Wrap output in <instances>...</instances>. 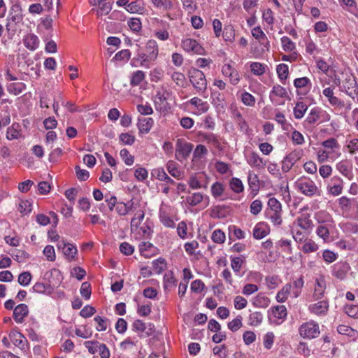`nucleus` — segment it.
I'll return each mask as SVG.
<instances>
[{"label": "nucleus", "instance_id": "nucleus-1", "mask_svg": "<svg viewBox=\"0 0 358 358\" xmlns=\"http://www.w3.org/2000/svg\"><path fill=\"white\" fill-rule=\"evenodd\" d=\"M23 22L22 9L19 4H14L10 8L6 18V29L8 37L12 38L20 29Z\"/></svg>", "mask_w": 358, "mask_h": 358}, {"label": "nucleus", "instance_id": "nucleus-2", "mask_svg": "<svg viewBox=\"0 0 358 358\" xmlns=\"http://www.w3.org/2000/svg\"><path fill=\"white\" fill-rule=\"evenodd\" d=\"M294 187L299 192L308 197L321 194L320 189L312 179L307 176L299 178L294 182Z\"/></svg>", "mask_w": 358, "mask_h": 358}, {"label": "nucleus", "instance_id": "nucleus-3", "mask_svg": "<svg viewBox=\"0 0 358 358\" xmlns=\"http://www.w3.org/2000/svg\"><path fill=\"white\" fill-rule=\"evenodd\" d=\"M282 212L281 203L275 197L270 198L268 201L266 216L274 226L281 225L282 222Z\"/></svg>", "mask_w": 358, "mask_h": 358}, {"label": "nucleus", "instance_id": "nucleus-4", "mask_svg": "<svg viewBox=\"0 0 358 358\" xmlns=\"http://www.w3.org/2000/svg\"><path fill=\"white\" fill-rule=\"evenodd\" d=\"M338 207L343 216L351 217L358 210V201L355 198L342 196L337 200Z\"/></svg>", "mask_w": 358, "mask_h": 358}, {"label": "nucleus", "instance_id": "nucleus-5", "mask_svg": "<svg viewBox=\"0 0 358 358\" xmlns=\"http://www.w3.org/2000/svg\"><path fill=\"white\" fill-rule=\"evenodd\" d=\"M189 78L197 93L205 92L207 88V80L205 74L197 69H192L189 72Z\"/></svg>", "mask_w": 358, "mask_h": 358}, {"label": "nucleus", "instance_id": "nucleus-6", "mask_svg": "<svg viewBox=\"0 0 358 358\" xmlns=\"http://www.w3.org/2000/svg\"><path fill=\"white\" fill-rule=\"evenodd\" d=\"M299 334L306 339L317 338L320 334L319 324L314 320L303 322L299 328Z\"/></svg>", "mask_w": 358, "mask_h": 358}, {"label": "nucleus", "instance_id": "nucleus-7", "mask_svg": "<svg viewBox=\"0 0 358 358\" xmlns=\"http://www.w3.org/2000/svg\"><path fill=\"white\" fill-rule=\"evenodd\" d=\"M159 218L164 227L168 228H174L176 227L173 218V209L170 205L164 202L162 203L159 209Z\"/></svg>", "mask_w": 358, "mask_h": 358}, {"label": "nucleus", "instance_id": "nucleus-8", "mask_svg": "<svg viewBox=\"0 0 358 358\" xmlns=\"http://www.w3.org/2000/svg\"><path fill=\"white\" fill-rule=\"evenodd\" d=\"M84 345L92 355L99 353L101 358H110V350L104 343L97 341H88L84 343Z\"/></svg>", "mask_w": 358, "mask_h": 358}, {"label": "nucleus", "instance_id": "nucleus-9", "mask_svg": "<svg viewBox=\"0 0 358 358\" xmlns=\"http://www.w3.org/2000/svg\"><path fill=\"white\" fill-rule=\"evenodd\" d=\"M344 181L338 176H334L327 182L326 186L327 194L331 196H338L343 193Z\"/></svg>", "mask_w": 358, "mask_h": 358}, {"label": "nucleus", "instance_id": "nucleus-10", "mask_svg": "<svg viewBox=\"0 0 358 358\" xmlns=\"http://www.w3.org/2000/svg\"><path fill=\"white\" fill-rule=\"evenodd\" d=\"M327 289L326 278L324 274H317L314 278L313 299L317 301L322 299Z\"/></svg>", "mask_w": 358, "mask_h": 358}, {"label": "nucleus", "instance_id": "nucleus-11", "mask_svg": "<svg viewBox=\"0 0 358 358\" xmlns=\"http://www.w3.org/2000/svg\"><path fill=\"white\" fill-rule=\"evenodd\" d=\"M194 145L189 142L182 139H178L176 145V158L179 162H182L188 158L192 152Z\"/></svg>", "mask_w": 358, "mask_h": 358}, {"label": "nucleus", "instance_id": "nucleus-12", "mask_svg": "<svg viewBox=\"0 0 358 358\" xmlns=\"http://www.w3.org/2000/svg\"><path fill=\"white\" fill-rule=\"evenodd\" d=\"M288 93L287 90L280 85H275L272 87L269 93V99L271 101L275 106L282 105L285 103L284 100L288 98Z\"/></svg>", "mask_w": 358, "mask_h": 358}, {"label": "nucleus", "instance_id": "nucleus-13", "mask_svg": "<svg viewBox=\"0 0 358 358\" xmlns=\"http://www.w3.org/2000/svg\"><path fill=\"white\" fill-rule=\"evenodd\" d=\"M293 85L296 88V94L299 96H306L312 88V82L306 76L295 78Z\"/></svg>", "mask_w": 358, "mask_h": 358}, {"label": "nucleus", "instance_id": "nucleus-14", "mask_svg": "<svg viewBox=\"0 0 358 358\" xmlns=\"http://www.w3.org/2000/svg\"><path fill=\"white\" fill-rule=\"evenodd\" d=\"M182 48L187 52L196 55H203L204 49L197 41L190 38L182 40Z\"/></svg>", "mask_w": 358, "mask_h": 358}, {"label": "nucleus", "instance_id": "nucleus-15", "mask_svg": "<svg viewBox=\"0 0 358 358\" xmlns=\"http://www.w3.org/2000/svg\"><path fill=\"white\" fill-rule=\"evenodd\" d=\"M152 58L147 55L145 52H139L136 56L131 61V65L134 67H143L150 69L152 64L155 62Z\"/></svg>", "mask_w": 358, "mask_h": 358}, {"label": "nucleus", "instance_id": "nucleus-16", "mask_svg": "<svg viewBox=\"0 0 358 358\" xmlns=\"http://www.w3.org/2000/svg\"><path fill=\"white\" fill-rule=\"evenodd\" d=\"M169 96V91L163 87L157 91L154 99V103L157 110H162L166 108L167 100Z\"/></svg>", "mask_w": 358, "mask_h": 358}, {"label": "nucleus", "instance_id": "nucleus-17", "mask_svg": "<svg viewBox=\"0 0 358 358\" xmlns=\"http://www.w3.org/2000/svg\"><path fill=\"white\" fill-rule=\"evenodd\" d=\"M287 315V308L285 306H276L272 308L269 320L275 324H280L286 319Z\"/></svg>", "mask_w": 358, "mask_h": 358}, {"label": "nucleus", "instance_id": "nucleus-18", "mask_svg": "<svg viewBox=\"0 0 358 358\" xmlns=\"http://www.w3.org/2000/svg\"><path fill=\"white\" fill-rule=\"evenodd\" d=\"M329 302L327 300H320L308 306V310L310 313L319 317L325 316L329 310Z\"/></svg>", "mask_w": 358, "mask_h": 358}, {"label": "nucleus", "instance_id": "nucleus-19", "mask_svg": "<svg viewBox=\"0 0 358 358\" xmlns=\"http://www.w3.org/2000/svg\"><path fill=\"white\" fill-rule=\"evenodd\" d=\"M350 269V266L348 263L341 261L332 266L331 273L337 279L343 280L347 276Z\"/></svg>", "mask_w": 358, "mask_h": 358}, {"label": "nucleus", "instance_id": "nucleus-20", "mask_svg": "<svg viewBox=\"0 0 358 358\" xmlns=\"http://www.w3.org/2000/svg\"><path fill=\"white\" fill-rule=\"evenodd\" d=\"M247 163L252 167L257 169H264L266 165V161L256 152L252 151L245 155Z\"/></svg>", "mask_w": 358, "mask_h": 358}, {"label": "nucleus", "instance_id": "nucleus-21", "mask_svg": "<svg viewBox=\"0 0 358 358\" xmlns=\"http://www.w3.org/2000/svg\"><path fill=\"white\" fill-rule=\"evenodd\" d=\"M57 248L62 250L68 261L71 262L75 259L78 250L74 245L66 243L62 239L58 241Z\"/></svg>", "mask_w": 358, "mask_h": 358}, {"label": "nucleus", "instance_id": "nucleus-22", "mask_svg": "<svg viewBox=\"0 0 358 358\" xmlns=\"http://www.w3.org/2000/svg\"><path fill=\"white\" fill-rule=\"evenodd\" d=\"M294 224L305 231V232H310L313 227V224L310 219V215L308 213H303L299 216L296 219Z\"/></svg>", "mask_w": 358, "mask_h": 358}, {"label": "nucleus", "instance_id": "nucleus-23", "mask_svg": "<svg viewBox=\"0 0 358 358\" xmlns=\"http://www.w3.org/2000/svg\"><path fill=\"white\" fill-rule=\"evenodd\" d=\"M334 87H329L322 90V94L328 99L329 104L334 107H343L344 102L334 96Z\"/></svg>", "mask_w": 358, "mask_h": 358}, {"label": "nucleus", "instance_id": "nucleus-24", "mask_svg": "<svg viewBox=\"0 0 358 358\" xmlns=\"http://www.w3.org/2000/svg\"><path fill=\"white\" fill-rule=\"evenodd\" d=\"M270 233V227L264 222H258L254 227L252 234L255 239L259 240L266 237Z\"/></svg>", "mask_w": 358, "mask_h": 358}, {"label": "nucleus", "instance_id": "nucleus-25", "mask_svg": "<svg viewBox=\"0 0 358 358\" xmlns=\"http://www.w3.org/2000/svg\"><path fill=\"white\" fill-rule=\"evenodd\" d=\"M251 34L253 37H255L256 39L259 40L260 44L264 46V48H265V50H266V51L269 50V48H270L269 41L259 26L254 27L251 30Z\"/></svg>", "mask_w": 358, "mask_h": 358}, {"label": "nucleus", "instance_id": "nucleus-26", "mask_svg": "<svg viewBox=\"0 0 358 358\" xmlns=\"http://www.w3.org/2000/svg\"><path fill=\"white\" fill-rule=\"evenodd\" d=\"M28 313V306L24 303H20L15 307L13 317L17 323L20 324L23 322L24 317L27 316Z\"/></svg>", "mask_w": 358, "mask_h": 358}, {"label": "nucleus", "instance_id": "nucleus-27", "mask_svg": "<svg viewBox=\"0 0 358 358\" xmlns=\"http://www.w3.org/2000/svg\"><path fill=\"white\" fill-rule=\"evenodd\" d=\"M203 201L206 202V206L209 204V196L201 192H194L186 198L187 203L191 206H196Z\"/></svg>", "mask_w": 358, "mask_h": 358}, {"label": "nucleus", "instance_id": "nucleus-28", "mask_svg": "<svg viewBox=\"0 0 358 358\" xmlns=\"http://www.w3.org/2000/svg\"><path fill=\"white\" fill-rule=\"evenodd\" d=\"M321 113H322L321 108L318 107L313 108L303 122L304 127H307L317 122L321 119Z\"/></svg>", "mask_w": 358, "mask_h": 358}, {"label": "nucleus", "instance_id": "nucleus-29", "mask_svg": "<svg viewBox=\"0 0 358 358\" xmlns=\"http://www.w3.org/2000/svg\"><path fill=\"white\" fill-rule=\"evenodd\" d=\"M343 87V91L347 95L351 97L353 100L356 99L358 95V87L355 79L345 80Z\"/></svg>", "mask_w": 358, "mask_h": 358}, {"label": "nucleus", "instance_id": "nucleus-30", "mask_svg": "<svg viewBox=\"0 0 358 358\" xmlns=\"http://www.w3.org/2000/svg\"><path fill=\"white\" fill-rule=\"evenodd\" d=\"M299 157L295 152L287 155L281 162V169L284 173H287L297 162Z\"/></svg>", "mask_w": 358, "mask_h": 358}, {"label": "nucleus", "instance_id": "nucleus-31", "mask_svg": "<svg viewBox=\"0 0 358 358\" xmlns=\"http://www.w3.org/2000/svg\"><path fill=\"white\" fill-rule=\"evenodd\" d=\"M136 238H150L152 229L150 223L146 221L143 225L138 227L136 231H131Z\"/></svg>", "mask_w": 358, "mask_h": 358}, {"label": "nucleus", "instance_id": "nucleus-32", "mask_svg": "<svg viewBox=\"0 0 358 358\" xmlns=\"http://www.w3.org/2000/svg\"><path fill=\"white\" fill-rule=\"evenodd\" d=\"M9 336L14 345L21 350L26 349L27 344V339L21 333L17 331L11 332Z\"/></svg>", "mask_w": 358, "mask_h": 358}, {"label": "nucleus", "instance_id": "nucleus-33", "mask_svg": "<svg viewBox=\"0 0 358 358\" xmlns=\"http://www.w3.org/2000/svg\"><path fill=\"white\" fill-rule=\"evenodd\" d=\"M336 170L343 176L350 180L352 178V168L346 160H342L336 164Z\"/></svg>", "mask_w": 358, "mask_h": 358}, {"label": "nucleus", "instance_id": "nucleus-34", "mask_svg": "<svg viewBox=\"0 0 358 358\" xmlns=\"http://www.w3.org/2000/svg\"><path fill=\"white\" fill-rule=\"evenodd\" d=\"M144 52L148 55L150 58L156 60L159 55V47L156 41L150 39L145 44Z\"/></svg>", "mask_w": 358, "mask_h": 358}, {"label": "nucleus", "instance_id": "nucleus-35", "mask_svg": "<svg viewBox=\"0 0 358 358\" xmlns=\"http://www.w3.org/2000/svg\"><path fill=\"white\" fill-rule=\"evenodd\" d=\"M154 120L151 117H141L138 120V128L141 134H148L153 126Z\"/></svg>", "mask_w": 358, "mask_h": 358}, {"label": "nucleus", "instance_id": "nucleus-36", "mask_svg": "<svg viewBox=\"0 0 358 358\" xmlns=\"http://www.w3.org/2000/svg\"><path fill=\"white\" fill-rule=\"evenodd\" d=\"M23 43L27 49L33 51L38 48L40 41L36 35L29 34L24 37Z\"/></svg>", "mask_w": 358, "mask_h": 358}, {"label": "nucleus", "instance_id": "nucleus-37", "mask_svg": "<svg viewBox=\"0 0 358 358\" xmlns=\"http://www.w3.org/2000/svg\"><path fill=\"white\" fill-rule=\"evenodd\" d=\"M322 145L329 150L332 151L336 157H338L341 155L338 150L340 149V145L338 141L334 138H329L323 142H322Z\"/></svg>", "mask_w": 358, "mask_h": 358}, {"label": "nucleus", "instance_id": "nucleus-38", "mask_svg": "<svg viewBox=\"0 0 358 358\" xmlns=\"http://www.w3.org/2000/svg\"><path fill=\"white\" fill-rule=\"evenodd\" d=\"M134 204V203L132 200H130L126 203L119 201L117 207L115 208V211L120 216L126 215L129 212L133 210Z\"/></svg>", "mask_w": 358, "mask_h": 358}, {"label": "nucleus", "instance_id": "nucleus-39", "mask_svg": "<svg viewBox=\"0 0 358 358\" xmlns=\"http://www.w3.org/2000/svg\"><path fill=\"white\" fill-rule=\"evenodd\" d=\"M188 103L196 108L200 114L207 112L209 109V105L208 102L203 101L198 97L192 98L189 101H188Z\"/></svg>", "mask_w": 358, "mask_h": 358}, {"label": "nucleus", "instance_id": "nucleus-40", "mask_svg": "<svg viewBox=\"0 0 358 358\" xmlns=\"http://www.w3.org/2000/svg\"><path fill=\"white\" fill-rule=\"evenodd\" d=\"M290 284L292 285V296L294 298L299 297L304 285L303 277L301 275L299 278L294 280L292 283Z\"/></svg>", "mask_w": 358, "mask_h": 358}, {"label": "nucleus", "instance_id": "nucleus-41", "mask_svg": "<svg viewBox=\"0 0 358 358\" xmlns=\"http://www.w3.org/2000/svg\"><path fill=\"white\" fill-rule=\"evenodd\" d=\"M145 213L143 210H138L134 214L131 220L130 228L131 231H136L138 227L141 226L142 221L144 220Z\"/></svg>", "mask_w": 358, "mask_h": 358}, {"label": "nucleus", "instance_id": "nucleus-42", "mask_svg": "<svg viewBox=\"0 0 358 358\" xmlns=\"http://www.w3.org/2000/svg\"><path fill=\"white\" fill-rule=\"evenodd\" d=\"M315 219L320 224H333L331 215L325 210H320L315 214Z\"/></svg>", "mask_w": 358, "mask_h": 358}, {"label": "nucleus", "instance_id": "nucleus-43", "mask_svg": "<svg viewBox=\"0 0 358 358\" xmlns=\"http://www.w3.org/2000/svg\"><path fill=\"white\" fill-rule=\"evenodd\" d=\"M27 88L24 83H9L6 86L7 91L13 95H19L22 93Z\"/></svg>", "mask_w": 358, "mask_h": 358}, {"label": "nucleus", "instance_id": "nucleus-44", "mask_svg": "<svg viewBox=\"0 0 358 358\" xmlns=\"http://www.w3.org/2000/svg\"><path fill=\"white\" fill-rule=\"evenodd\" d=\"M34 292L50 295L52 293V287L49 284L38 282L32 287Z\"/></svg>", "mask_w": 358, "mask_h": 358}, {"label": "nucleus", "instance_id": "nucleus-45", "mask_svg": "<svg viewBox=\"0 0 358 358\" xmlns=\"http://www.w3.org/2000/svg\"><path fill=\"white\" fill-rule=\"evenodd\" d=\"M332 227L333 224H320L317 227L315 233L324 242H327L330 237L329 228Z\"/></svg>", "mask_w": 358, "mask_h": 358}, {"label": "nucleus", "instance_id": "nucleus-46", "mask_svg": "<svg viewBox=\"0 0 358 358\" xmlns=\"http://www.w3.org/2000/svg\"><path fill=\"white\" fill-rule=\"evenodd\" d=\"M292 285L290 283H287L276 294V300L279 303L285 302L289 295H292Z\"/></svg>", "mask_w": 358, "mask_h": 358}, {"label": "nucleus", "instance_id": "nucleus-47", "mask_svg": "<svg viewBox=\"0 0 358 358\" xmlns=\"http://www.w3.org/2000/svg\"><path fill=\"white\" fill-rule=\"evenodd\" d=\"M168 172L173 178L180 179L182 177V171L178 168V164L173 160H169L166 165Z\"/></svg>", "mask_w": 358, "mask_h": 358}, {"label": "nucleus", "instance_id": "nucleus-48", "mask_svg": "<svg viewBox=\"0 0 358 358\" xmlns=\"http://www.w3.org/2000/svg\"><path fill=\"white\" fill-rule=\"evenodd\" d=\"M267 69V66L265 64L252 62L250 63V71L257 76H261L264 75L266 72V69Z\"/></svg>", "mask_w": 358, "mask_h": 358}, {"label": "nucleus", "instance_id": "nucleus-49", "mask_svg": "<svg viewBox=\"0 0 358 358\" xmlns=\"http://www.w3.org/2000/svg\"><path fill=\"white\" fill-rule=\"evenodd\" d=\"M224 192V186L222 182L217 181L212 185L210 192L215 199H223Z\"/></svg>", "mask_w": 358, "mask_h": 358}, {"label": "nucleus", "instance_id": "nucleus-50", "mask_svg": "<svg viewBox=\"0 0 358 358\" xmlns=\"http://www.w3.org/2000/svg\"><path fill=\"white\" fill-rule=\"evenodd\" d=\"M248 182L253 192L259 190L260 181L257 174L252 171H250L248 173Z\"/></svg>", "mask_w": 358, "mask_h": 358}, {"label": "nucleus", "instance_id": "nucleus-51", "mask_svg": "<svg viewBox=\"0 0 358 358\" xmlns=\"http://www.w3.org/2000/svg\"><path fill=\"white\" fill-rule=\"evenodd\" d=\"M308 110V106L303 101H298L294 109L293 113L294 116L296 119L300 120L301 119Z\"/></svg>", "mask_w": 358, "mask_h": 358}, {"label": "nucleus", "instance_id": "nucleus-52", "mask_svg": "<svg viewBox=\"0 0 358 358\" xmlns=\"http://www.w3.org/2000/svg\"><path fill=\"white\" fill-rule=\"evenodd\" d=\"M276 72L280 81L285 84L289 76L288 66L283 63L278 64L276 67Z\"/></svg>", "mask_w": 358, "mask_h": 358}, {"label": "nucleus", "instance_id": "nucleus-53", "mask_svg": "<svg viewBox=\"0 0 358 358\" xmlns=\"http://www.w3.org/2000/svg\"><path fill=\"white\" fill-rule=\"evenodd\" d=\"M212 103L217 108H224V96L219 92L215 91L211 93Z\"/></svg>", "mask_w": 358, "mask_h": 358}, {"label": "nucleus", "instance_id": "nucleus-54", "mask_svg": "<svg viewBox=\"0 0 358 358\" xmlns=\"http://www.w3.org/2000/svg\"><path fill=\"white\" fill-rule=\"evenodd\" d=\"M125 9L131 13H142L144 10L143 3L140 0L134 1L129 3Z\"/></svg>", "mask_w": 358, "mask_h": 358}, {"label": "nucleus", "instance_id": "nucleus-55", "mask_svg": "<svg viewBox=\"0 0 358 358\" xmlns=\"http://www.w3.org/2000/svg\"><path fill=\"white\" fill-rule=\"evenodd\" d=\"M264 316L260 312H253L249 315L248 324L252 327H257L263 322Z\"/></svg>", "mask_w": 358, "mask_h": 358}, {"label": "nucleus", "instance_id": "nucleus-56", "mask_svg": "<svg viewBox=\"0 0 358 358\" xmlns=\"http://www.w3.org/2000/svg\"><path fill=\"white\" fill-rule=\"evenodd\" d=\"M282 48L285 52H296V44L289 37L282 36L280 38Z\"/></svg>", "mask_w": 358, "mask_h": 358}, {"label": "nucleus", "instance_id": "nucleus-57", "mask_svg": "<svg viewBox=\"0 0 358 358\" xmlns=\"http://www.w3.org/2000/svg\"><path fill=\"white\" fill-rule=\"evenodd\" d=\"M319 249V245L311 239H306L301 248L304 253L315 252Z\"/></svg>", "mask_w": 358, "mask_h": 358}, {"label": "nucleus", "instance_id": "nucleus-58", "mask_svg": "<svg viewBox=\"0 0 358 358\" xmlns=\"http://www.w3.org/2000/svg\"><path fill=\"white\" fill-rule=\"evenodd\" d=\"M176 280L172 272H168L164 275L163 286L165 290H169L176 286Z\"/></svg>", "mask_w": 358, "mask_h": 358}, {"label": "nucleus", "instance_id": "nucleus-59", "mask_svg": "<svg viewBox=\"0 0 358 358\" xmlns=\"http://www.w3.org/2000/svg\"><path fill=\"white\" fill-rule=\"evenodd\" d=\"M229 187L235 193L239 194L244 190L242 181L238 178H232L229 181Z\"/></svg>", "mask_w": 358, "mask_h": 358}, {"label": "nucleus", "instance_id": "nucleus-60", "mask_svg": "<svg viewBox=\"0 0 358 358\" xmlns=\"http://www.w3.org/2000/svg\"><path fill=\"white\" fill-rule=\"evenodd\" d=\"M152 270L157 274L161 273L166 267V263L164 259L158 258L152 262Z\"/></svg>", "mask_w": 358, "mask_h": 358}, {"label": "nucleus", "instance_id": "nucleus-61", "mask_svg": "<svg viewBox=\"0 0 358 358\" xmlns=\"http://www.w3.org/2000/svg\"><path fill=\"white\" fill-rule=\"evenodd\" d=\"M145 78V74L143 71H134L131 77L130 84L132 86L138 85Z\"/></svg>", "mask_w": 358, "mask_h": 358}, {"label": "nucleus", "instance_id": "nucleus-62", "mask_svg": "<svg viewBox=\"0 0 358 358\" xmlns=\"http://www.w3.org/2000/svg\"><path fill=\"white\" fill-rule=\"evenodd\" d=\"M274 120L282 126V129L288 130L290 124L287 123L285 115L278 110L275 111Z\"/></svg>", "mask_w": 358, "mask_h": 358}, {"label": "nucleus", "instance_id": "nucleus-63", "mask_svg": "<svg viewBox=\"0 0 358 358\" xmlns=\"http://www.w3.org/2000/svg\"><path fill=\"white\" fill-rule=\"evenodd\" d=\"M94 322L96 323L95 327L96 329L99 331H106L108 325L109 321L108 319L96 315L94 318Z\"/></svg>", "mask_w": 358, "mask_h": 358}, {"label": "nucleus", "instance_id": "nucleus-64", "mask_svg": "<svg viewBox=\"0 0 358 358\" xmlns=\"http://www.w3.org/2000/svg\"><path fill=\"white\" fill-rule=\"evenodd\" d=\"M12 257L14 260L17 261L19 263H23L27 259H29V255L24 250H15L13 251L11 254Z\"/></svg>", "mask_w": 358, "mask_h": 358}]
</instances>
